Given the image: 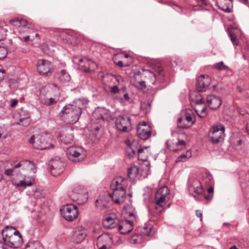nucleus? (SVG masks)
Listing matches in <instances>:
<instances>
[{
  "instance_id": "nucleus-40",
  "label": "nucleus",
  "mask_w": 249,
  "mask_h": 249,
  "mask_svg": "<svg viewBox=\"0 0 249 249\" xmlns=\"http://www.w3.org/2000/svg\"><path fill=\"white\" fill-rule=\"evenodd\" d=\"M32 249H44L42 245L38 241L34 242Z\"/></svg>"
},
{
  "instance_id": "nucleus-17",
  "label": "nucleus",
  "mask_w": 249,
  "mask_h": 249,
  "mask_svg": "<svg viewBox=\"0 0 249 249\" xmlns=\"http://www.w3.org/2000/svg\"><path fill=\"white\" fill-rule=\"evenodd\" d=\"M207 103L211 109L216 110L221 105L222 100L220 97L211 94L207 97Z\"/></svg>"
},
{
  "instance_id": "nucleus-45",
  "label": "nucleus",
  "mask_w": 249,
  "mask_h": 249,
  "mask_svg": "<svg viewBox=\"0 0 249 249\" xmlns=\"http://www.w3.org/2000/svg\"><path fill=\"white\" fill-rule=\"evenodd\" d=\"M206 107H204L201 109L200 114H198V116L202 118L205 117L207 115V113H206Z\"/></svg>"
},
{
  "instance_id": "nucleus-18",
  "label": "nucleus",
  "mask_w": 249,
  "mask_h": 249,
  "mask_svg": "<svg viewBox=\"0 0 249 249\" xmlns=\"http://www.w3.org/2000/svg\"><path fill=\"white\" fill-rule=\"evenodd\" d=\"M111 189H123L126 188V182L125 179L122 177L120 176L114 178L110 185Z\"/></svg>"
},
{
  "instance_id": "nucleus-60",
  "label": "nucleus",
  "mask_w": 249,
  "mask_h": 249,
  "mask_svg": "<svg viewBox=\"0 0 249 249\" xmlns=\"http://www.w3.org/2000/svg\"><path fill=\"white\" fill-rule=\"evenodd\" d=\"M207 193L209 194H212L213 195V188L212 187H210L208 189Z\"/></svg>"
},
{
  "instance_id": "nucleus-12",
  "label": "nucleus",
  "mask_w": 249,
  "mask_h": 249,
  "mask_svg": "<svg viewBox=\"0 0 249 249\" xmlns=\"http://www.w3.org/2000/svg\"><path fill=\"white\" fill-rule=\"evenodd\" d=\"M23 243V238L20 232L18 231V233H15L4 244L10 248L17 249L20 247Z\"/></svg>"
},
{
  "instance_id": "nucleus-58",
  "label": "nucleus",
  "mask_w": 249,
  "mask_h": 249,
  "mask_svg": "<svg viewBox=\"0 0 249 249\" xmlns=\"http://www.w3.org/2000/svg\"><path fill=\"white\" fill-rule=\"evenodd\" d=\"M3 31V29L0 27V40H2L4 38V36L2 35Z\"/></svg>"
},
{
  "instance_id": "nucleus-59",
  "label": "nucleus",
  "mask_w": 249,
  "mask_h": 249,
  "mask_svg": "<svg viewBox=\"0 0 249 249\" xmlns=\"http://www.w3.org/2000/svg\"><path fill=\"white\" fill-rule=\"evenodd\" d=\"M116 81L118 82V84H120V83L121 82H123V79L121 76H117L116 77Z\"/></svg>"
},
{
  "instance_id": "nucleus-15",
  "label": "nucleus",
  "mask_w": 249,
  "mask_h": 249,
  "mask_svg": "<svg viewBox=\"0 0 249 249\" xmlns=\"http://www.w3.org/2000/svg\"><path fill=\"white\" fill-rule=\"evenodd\" d=\"M210 84V78L208 76L201 75L197 78L196 89L199 92L205 91Z\"/></svg>"
},
{
  "instance_id": "nucleus-22",
  "label": "nucleus",
  "mask_w": 249,
  "mask_h": 249,
  "mask_svg": "<svg viewBox=\"0 0 249 249\" xmlns=\"http://www.w3.org/2000/svg\"><path fill=\"white\" fill-rule=\"evenodd\" d=\"M217 4L222 11L230 13L231 12L232 1L228 0H217Z\"/></svg>"
},
{
  "instance_id": "nucleus-29",
  "label": "nucleus",
  "mask_w": 249,
  "mask_h": 249,
  "mask_svg": "<svg viewBox=\"0 0 249 249\" xmlns=\"http://www.w3.org/2000/svg\"><path fill=\"white\" fill-rule=\"evenodd\" d=\"M10 136V132L6 127L4 126H0V141H2Z\"/></svg>"
},
{
  "instance_id": "nucleus-1",
  "label": "nucleus",
  "mask_w": 249,
  "mask_h": 249,
  "mask_svg": "<svg viewBox=\"0 0 249 249\" xmlns=\"http://www.w3.org/2000/svg\"><path fill=\"white\" fill-rule=\"evenodd\" d=\"M84 102V100L78 99L73 104L64 107L59 114L61 120L70 124L77 123L82 114V109L85 107Z\"/></svg>"
},
{
  "instance_id": "nucleus-46",
  "label": "nucleus",
  "mask_w": 249,
  "mask_h": 249,
  "mask_svg": "<svg viewBox=\"0 0 249 249\" xmlns=\"http://www.w3.org/2000/svg\"><path fill=\"white\" fill-rule=\"evenodd\" d=\"M116 64L121 68L127 67L129 66V64L127 63H124L122 61H119L116 63Z\"/></svg>"
},
{
  "instance_id": "nucleus-27",
  "label": "nucleus",
  "mask_w": 249,
  "mask_h": 249,
  "mask_svg": "<svg viewBox=\"0 0 249 249\" xmlns=\"http://www.w3.org/2000/svg\"><path fill=\"white\" fill-rule=\"evenodd\" d=\"M149 146H142V151H141V153L138 152L137 155H138V160L145 161H146L148 158V152L147 150V148H149Z\"/></svg>"
},
{
  "instance_id": "nucleus-44",
  "label": "nucleus",
  "mask_w": 249,
  "mask_h": 249,
  "mask_svg": "<svg viewBox=\"0 0 249 249\" xmlns=\"http://www.w3.org/2000/svg\"><path fill=\"white\" fill-rule=\"evenodd\" d=\"M229 36L231 37V40L234 45H238V43L236 41V37L233 36L231 33H229Z\"/></svg>"
},
{
  "instance_id": "nucleus-8",
  "label": "nucleus",
  "mask_w": 249,
  "mask_h": 249,
  "mask_svg": "<svg viewBox=\"0 0 249 249\" xmlns=\"http://www.w3.org/2000/svg\"><path fill=\"white\" fill-rule=\"evenodd\" d=\"M115 124L117 129L121 132H128L131 128V119L126 115L117 116Z\"/></svg>"
},
{
  "instance_id": "nucleus-2",
  "label": "nucleus",
  "mask_w": 249,
  "mask_h": 249,
  "mask_svg": "<svg viewBox=\"0 0 249 249\" xmlns=\"http://www.w3.org/2000/svg\"><path fill=\"white\" fill-rule=\"evenodd\" d=\"M103 226L107 229H112L118 227V231L122 234H126L131 232L133 229V221L126 220L120 222L115 216H107L104 218Z\"/></svg>"
},
{
  "instance_id": "nucleus-43",
  "label": "nucleus",
  "mask_w": 249,
  "mask_h": 249,
  "mask_svg": "<svg viewBox=\"0 0 249 249\" xmlns=\"http://www.w3.org/2000/svg\"><path fill=\"white\" fill-rule=\"evenodd\" d=\"M110 92L113 94H116V93H119L120 90H119L118 86H114L110 87Z\"/></svg>"
},
{
  "instance_id": "nucleus-42",
  "label": "nucleus",
  "mask_w": 249,
  "mask_h": 249,
  "mask_svg": "<svg viewBox=\"0 0 249 249\" xmlns=\"http://www.w3.org/2000/svg\"><path fill=\"white\" fill-rule=\"evenodd\" d=\"M188 157L186 154H183L179 156L176 160V162L180 161H184L188 159Z\"/></svg>"
},
{
  "instance_id": "nucleus-52",
  "label": "nucleus",
  "mask_w": 249,
  "mask_h": 249,
  "mask_svg": "<svg viewBox=\"0 0 249 249\" xmlns=\"http://www.w3.org/2000/svg\"><path fill=\"white\" fill-rule=\"evenodd\" d=\"M196 214L197 217H200V221H201L202 219V213L201 211L199 210H196Z\"/></svg>"
},
{
  "instance_id": "nucleus-48",
  "label": "nucleus",
  "mask_w": 249,
  "mask_h": 249,
  "mask_svg": "<svg viewBox=\"0 0 249 249\" xmlns=\"http://www.w3.org/2000/svg\"><path fill=\"white\" fill-rule=\"evenodd\" d=\"M237 111L238 112L243 116L246 115L247 114H248V112L244 108H238Z\"/></svg>"
},
{
  "instance_id": "nucleus-39",
  "label": "nucleus",
  "mask_w": 249,
  "mask_h": 249,
  "mask_svg": "<svg viewBox=\"0 0 249 249\" xmlns=\"http://www.w3.org/2000/svg\"><path fill=\"white\" fill-rule=\"evenodd\" d=\"M134 86L137 88L138 89H143V88H146L145 82L143 81H141L140 82H137L135 84H134Z\"/></svg>"
},
{
  "instance_id": "nucleus-62",
  "label": "nucleus",
  "mask_w": 249,
  "mask_h": 249,
  "mask_svg": "<svg viewBox=\"0 0 249 249\" xmlns=\"http://www.w3.org/2000/svg\"><path fill=\"white\" fill-rule=\"evenodd\" d=\"M138 125L142 126V128H148L145 122H143L142 124H139Z\"/></svg>"
},
{
  "instance_id": "nucleus-51",
  "label": "nucleus",
  "mask_w": 249,
  "mask_h": 249,
  "mask_svg": "<svg viewBox=\"0 0 249 249\" xmlns=\"http://www.w3.org/2000/svg\"><path fill=\"white\" fill-rule=\"evenodd\" d=\"M5 71L4 69H1L0 70V81H2L4 79L5 77Z\"/></svg>"
},
{
  "instance_id": "nucleus-53",
  "label": "nucleus",
  "mask_w": 249,
  "mask_h": 249,
  "mask_svg": "<svg viewBox=\"0 0 249 249\" xmlns=\"http://www.w3.org/2000/svg\"><path fill=\"white\" fill-rule=\"evenodd\" d=\"M120 90V92H119V95H121L123 93H124L125 92H126V88L125 87H123L122 88H121L120 89H119Z\"/></svg>"
},
{
  "instance_id": "nucleus-20",
  "label": "nucleus",
  "mask_w": 249,
  "mask_h": 249,
  "mask_svg": "<svg viewBox=\"0 0 249 249\" xmlns=\"http://www.w3.org/2000/svg\"><path fill=\"white\" fill-rule=\"evenodd\" d=\"M59 138L61 142L68 144L72 141L73 136L70 129H65L60 134Z\"/></svg>"
},
{
  "instance_id": "nucleus-63",
  "label": "nucleus",
  "mask_w": 249,
  "mask_h": 249,
  "mask_svg": "<svg viewBox=\"0 0 249 249\" xmlns=\"http://www.w3.org/2000/svg\"><path fill=\"white\" fill-rule=\"evenodd\" d=\"M128 215L129 217H134V219L136 218V216L133 212H128Z\"/></svg>"
},
{
  "instance_id": "nucleus-5",
  "label": "nucleus",
  "mask_w": 249,
  "mask_h": 249,
  "mask_svg": "<svg viewBox=\"0 0 249 249\" xmlns=\"http://www.w3.org/2000/svg\"><path fill=\"white\" fill-rule=\"evenodd\" d=\"M225 126L221 124L213 126L209 130V137L213 144L222 142L225 137Z\"/></svg>"
},
{
  "instance_id": "nucleus-24",
  "label": "nucleus",
  "mask_w": 249,
  "mask_h": 249,
  "mask_svg": "<svg viewBox=\"0 0 249 249\" xmlns=\"http://www.w3.org/2000/svg\"><path fill=\"white\" fill-rule=\"evenodd\" d=\"M56 78L63 84L67 83L71 80V76L65 70H62L56 73Z\"/></svg>"
},
{
  "instance_id": "nucleus-25",
  "label": "nucleus",
  "mask_w": 249,
  "mask_h": 249,
  "mask_svg": "<svg viewBox=\"0 0 249 249\" xmlns=\"http://www.w3.org/2000/svg\"><path fill=\"white\" fill-rule=\"evenodd\" d=\"M87 235L86 230L84 229L78 230L75 231V234L73 235L74 241L76 243H80L84 240Z\"/></svg>"
},
{
  "instance_id": "nucleus-41",
  "label": "nucleus",
  "mask_w": 249,
  "mask_h": 249,
  "mask_svg": "<svg viewBox=\"0 0 249 249\" xmlns=\"http://www.w3.org/2000/svg\"><path fill=\"white\" fill-rule=\"evenodd\" d=\"M152 230V227L151 226H146L144 227L143 229V231H142L143 234L147 235V236H150L151 234V231Z\"/></svg>"
},
{
  "instance_id": "nucleus-11",
  "label": "nucleus",
  "mask_w": 249,
  "mask_h": 249,
  "mask_svg": "<svg viewBox=\"0 0 249 249\" xmlns=\"http://www.w3.org/2000/svg\"><path fill=\"white\" fill-rule=\"evenodd\" d=\"M126 143L127 145L126 152L130 158L134 157L138 152L141 153L142 151V147L140 145L137 141L133 140L131 142L128 140Z\"/></svg>"
},
{
  "instance_id": "nucleus-10",
  "label": "nucleus",
  "mask_w": 249,
  "mask_h": 249,
  "mask_svg": "<svg viewBox=\"0 0 249 249\" xmlns=\"http://www.w3.org/2000/svg\"><path fill=\"white\" fill-rule=\"evenodd\" d=\"M112 244V238L108 233H104L97 238V246L98 249H110Z\"/></svg>"
},
{
  "instance_id": "nucleus-4",
  "label": "nucleus",
  "mask_w": 249,
  "mask_h": 249,
  "mask_svg": "<svg viewBox=\"0 0 249 249\" xmlns=\"http://www.w3.org/2000/svg\"><path fill=\"white\" fill-rule=\"evenodd\" d=\"M169 191L166 186H163L158 190L155 195V199L157 206L155 209L159 212L163 211V206L170 199Z\"/></svg>"
},
{
  "instance_id": "nucleus-34",
  "label": "nucleus",
  "mask_w": 249,
  "mask_h": 249,
  "mask_svg": "<svg viewBox=\"0 0 249 249\" xmlns=\"http://www.w3.org/2000/svg\"><path fill=\"white\" fill-rule=\"evenodd\" d=\"M7 49L4 47L0 46V60L5 58L7 56Z\"/></svg>"
},
{
  "instance_id": "nucleus-37",
  "label": "nucleus",
  "mask_w": 249,
  "mask_h": 249,
  "mask_svg": "<svg viewBox=\"0 0 249 249\" xmlns=\"http://www.w3.org/2000/svg\"><path fill=\"white\" fill-rule=\"evenodd\" d=\"M184 120L188 122V124L190 125V127L195 124L196 121L195 118H193L191 115H186Z\"/></svg>"
},
{
  "instance_id": "nucleus-50",
  "label": "nucleus",
  "mask_w": 249,
  "mask_h": 249,
  "mask_svg": "<svg viewBox=\"0 0 249 249\" xmlns=\"http://www.w3.org/2000/svg\"><path fill=\"white\" fill-rule=\"evenodd\" d=\"M11 104L10 105V107H16V106L18 104V101L17 99H11Z\"/></svg>"
},
{
  "instance_id": "nucleus-56",
  "label": "nucleus",
  "mask_w": 249,
  "mask_h": 249,
  "mask_svg": "<svg viewBox=\"0 0 249 249\" xmlns=\"http://www.w3.org/2000/svg\"><path fill=\"white\" fill-rule=\"evenodd\" d=\"M196 105H201L204 104V101H203V99L201 98L199 100H197L196 101Z\"/></svg>"
},
{
  "instance_id": "nucleus-32",
  "label": "nucleus",
  "mask_w": 249,
  "mask_h": 249,
  "mask_svg": "<svg viewBox=\"0 0 249 249\" xmlns=\"http://www.w3.org/2000/svg\"><path fill=\"white\" fill-rule=\"evenodd\" d=\"M143 71H145V74L146 75V76H148L151 79V83L152 84L154 85L156 83V81L155 74L148 70H143Z\"/></svg>"
},
{
  "instance_id": "nucleus-16",
  "label": "nucleus",
  "mask_w": 249,
  "mask_h": 249,
  "mask_svg": "<svg viewBox=\"0 0 249 249\" xmlns=\"http://www.w3.org/2000/svg\"><path fill=\"white\" fill-rule=\"evenodd\" d=\"M36 67L40 74L45 75L51 71L52 65L48 60L40 59L38 61Z\"/></svg>"
},
{
  "instance_id": "nucleus-26",
  "label": "nucleus",
  "mask_w": 249,
  "mask_h": 249,
  "mask_svg": "<svg viewBox=\"0 0 249 249\" xmlns=\"http://www.w3.org/2000/svg\"><path fill=\"white\" fill-rule=\"evenodd\" d=\"M192 190L194 193L197 195H202L203 193V189L200 181L196 179H195L192 183Z\"/></svg>"
},
{
  "instance_id": "nucleus-35",
  "label": "nucleus",
  "mask_w": 249,
  "mask_h": 249,
  "mask_svg": "<svg viewBox=\"0 0 249 249\" xmlns=\"http://www.w3.org/2000/svg\"><path fill=\"white\" fill-rule=\"evenodd\" d=\"M43 103L47 106H50L57 103V100L53 98L44 99Z\"/></svg>"
},
{
  "instance_id": "nucleus-3",
  "label": "nucleus",
  "mask_w": 249,
  "mask_h": 249,
  "mask_svg": "<svg viewBox=\"0 0 249 249\" xmlns=\"http://www.w3.org/2000/svg\"><path fill=\"white\" fill-rule=\"evenodd\" d=\"M29 142L35 149L40 150L54 147L52 139L47 134L34 135L30 139Z\"/></svg>"
},
{
  "instance_id": "nucleus-49",
  "label": "nucleus",
  "mask_w": 249,
  "mask_h": 249,
  "mask_svg": "<svg viewBox=\"0 0 249 249\" xmlns=\"http://www.w3.org/2000/svg\"><path fill=\"white\" fill-rule=\"evenodd\" d=\"M120 97L123 96L124 98V100L125 101H128L130 99V98L129 97V95L127 92H125L124 93L122 94L121 95H120ZM120 99L121 100H123L122 97H120Z\"/></svg>"
},
{
  "instance_id": "nucleus-64",
  "label": "nucleus",
  "mask_w": 249,
  "mask_h": 249,
  "mask_svg": "<svg viewBox=\"0 0 249 249\" xmlns=\"http://www.w3.org/2000/svg\"><path fill=\"white\" fill-rule=\"evenodd\" d=\"M83 71L86 73L89 72L90 71V69L89 67H88L83 69Z\"/></svg>"
},
{
  "instance_id": "nucleus-38",
  "label": "nucleus",
  "mask_w": 249,
  "mask_h": 249,
  "mask_svg": "<svg viewBox=\"0 0 249 249\" xmlns=\"http://www.w3.org/2000/svg\"><path fill=\"white\" fill-rule=\"evenodd\" d=\"M10 23L16 27H21L20 19L15 18L10 20Z\"/></svg>"
},
{
  "instance_id": "nucleus-57",
  "label": "nucleus",
  "mask_w": 249,
  "mask_h": 249,
  "mask_svg": "<svg viewBox=\"0 0 249 249\" xmlns=\"http://www.w3.org/2000/svg\"><path fill=\"white\" fill-rule=\"evenodd\" d=\"M174 8L177 11L181 13L182 11V10L180 7H179L178 5H176V4H174Z\"/></svg>"
},
{
  "instance_id": "nucleus-6",
  "label": "nucleus",
  "mask_w": 249,
  "mask_h": 249,
  "mask_svg": "<svg viewBox=\"0 0 249 249\" xmlns=\"http://www.w3.org/2000/svg\"><path fill=\"white\" fill-rule=\"evenodd\" d=\"M63 217L68 221H72L78 216L77 207L73 204L64 205L60 210Z\"/></svg>"
},
{
  "instance_id": "nucleus-7",
  "label": "nucleus",
  "mask_w": 249,
  "mask_h": 249,
  "mask_svg": "<svg viewBox=\"0 0 249 249\" xmlns=\"http://www.w3.org/2000/svg\"><path fill=\"white\" fill-rule=\"evenodd\" d=\"M49 169L53 176H57L64 171L65 163L58 157H55L49 162Z\"/></svg>"
},
{
  "instance_id": "nucleus-55",
  "label": "nucleus",
  "mask_w": 249,
  "mask_h": 249,
  "mask_svg": "<svg viewBox=\"0 0 249 249\" xmlns=\"http://www.w3.org/2000/svg\"><path fill=\"white\" fill-rule=\"evenodd\" d=\"M20 23L21 26L25 27L27 25V21L24 19H20Z\"/></svg>"
},
{
  "instance_id": "nucleus-9",
  "label": "nucleus",
  "mask_w": 249,
  "mask_h": 249,
  "mask_svg": "<svg viewBox=\"0 0 249 249\" xmlns=\"http://www.w3.org/2000/svg\"><path fill=\"white\" fill-rule=\"evenodd\" d=\"M68 158L74 162L82 160L84 158L85 154L84 149L80 147L71 146L67 151Z\"/></svg>"
},
{
  "instance_id": "nucleus-54",
  "label": "nucleus",
  "mask_w": 249,
  "mask_h": 249,
  "mask_svg": "<svg viewBox=\"0 0 249 249\" xmlns=\"http://www.w3.org/2000/svg\"><path fill=\"white\" fill-rule=\"evenodd\" d=\"M177 145H181L182 146H184L185 145V142L183 140H179L178 142L177 143Z\"/></svg>"
},
{
  "instance_id": "nucleus-13",
  "label": "nucleus",
  "mask_w": 249,
  "mask_h": 249,
  "mask_svg": "<svg viewBox=\"0 0 249 249\" xmlns=\"http://www.w3.org/2000/svg\"><path fill=\"white\" fill-rule=\"evenodd\" d=\"M126 188L113 189L112 194L109 195L112 200L117 204H120L124 201L126 196Z\"/></svg>"
},
{
  "instance_id": "nucleus-47",
  "label": "nucleus",
  "mask_w": 249,
  "mask_h": 249,
  "mask_svg": "<svg viewBox=\"0 0 249 249\" xmlns=\"http://www.w3.org/2000/svg\"><path fill=\"white\" fill-rule=\"evenodd\" d=\"M213 194H212V193L211 194H209L207 192V193H205L204 194V196L205 197V198L207 200H211L213 197Z\"/></svg>"
},
{
  "instance_id": "nucleus-28",
  "label": "nucleus",
  "mask_w": 249,
  "mask_h": 249,
  "mask_svg": "<svg viewBox=\"0 0 249 249\" xmlns=\"http://www.w3.org/2000/svg\"><path fill=\"white\" fill-rule=\"evenodd\" d=\"M139 169L136 166H131L128 169L127 176L130 178H134L139 174Z\"/></svg>"
},
{
  "instance_id": "nucleus-19",
  "label": "nucleus",
  "mask_w": 249,
  "mask_h": 249,
  "mask_svg": "<svg viewBox=\"0 0 249 249\" xmlns=\"http://www.w3.org/2000/svg\"><path fill=\"white\" fill-rule=\"evenodd\" d=\"M15 233H18L17 230L12 226H6L1 232L4 243L6 242Z\"/></svg>"
},
{
  "instance_id": "nucleus-21",
  "label": "nucleus",
  "mask_w": 249,
  "mask_h": 249,
  "mask_svg": "<svg viewBox=\"0 0 249 249\" xmlns=\"http://www.w3.org/2000/svg\"><path fill=\"white\" fill-rule=\"evenodd\" d=\"M138 136L141 139L146 140L151 135V131L149 128H142V126L138 125L137 128Z\"/></svg>"
},
{
  "instance_id": "nucleus-31",
  "label": "nucleus",
  "mask_w": 249,
  "mask_h": 249,
  "mask_svg": "<svg viewBox=\"0 0 249 249\" xmlns=\"http://www.w3.org/2000/svg\"><path fill=\"white\" fill-rule=\"evenodd\" d=\"M30 118V115L28 113H26L23 117L22 116V115H20L19 118V124H22L24 126L28 125L30 122L29 119Z\"/></svg>"
},
{
  "instance_id": "nucleus-23",
  "label": "nucleus",
  "mask_w": 249,
  "mask_h": 249,
  "mask_svg": "<svg viewBox=\"0 0 249 249\" xmlns=\"http://www.w3.org/2000/svg\"><path fill=\"white\" fill-rule=\"evenodd\" d=\"M95 117L98 119L105 120L109 117V113L108 110L105 108L99 107L94 113Z\"/></svg>"
},
{
  "instance_id": "nucleus-33",
  "label": "nucleus",
  "mask_w": 249,
  "mask_h": 249,
  "mask_svg": "<svg viewBox=\"0 0 249 249\" xmlns=\"http://www.w3.org/2000/svg\"><path fill=\"white\" fill-rule=\"evenodd\" d=\"M214 68L217 70H227L229 69V67L225 65L223 61L215 63L214 65Z\"/></svg>"
},
{
  "instance_id": "nucleus-61",
  "label": "nucleus",
  "mask_w": 249,
  "mask_h": 249,
  "mask_svg": "<svg viewBox=\"0 0 249 249\" xmlns=\"http://www.w3.org/2000/svg\"><path fill=\"white\" fill-rule=\"evenodd\" d=\"M5 246V245L4 243L0 241V249H6Z\"/></svg>"
},
{
  "instance_id": "nucleus-14",
  "label": "nucleus",
  "mask_w": 249,
  "mask_h": 249,
  "mask_svg": "<svg viewBox=\"0 0 249 249\" xmlns=\"http://www.w3.org/2000/svg\"><path fill=\"white\" fill-rule=\"evenodd\" d=\"M33 165L32 162L29 160H22L15 165L13 168L6 169L4 171V174L7 176H13L14 173L18 174L17 169L19 167H22L23 169H25L27 167Z\"/></svg>"
},
{
  "instance_id": "nucleus-30",
  "label": "nucleus",
  "mask_w": 249,
  "mask_h": 249,
  "mask_svg": "<svg viewBox=\"0 0 249 249\" xmlns=\"http://www.w3.org/2000/svg\"><path fill=\"white\" fill-rule=\"evenodd\" d=\"M33 182L31 181L27 182L24 180H21L18 182H15V185L16 188L18 189H24L27 186H31L33 185Z\"/></svg>"
},
{
  "instance_id": "nucleus-36",
  "label": "nucleus",
  "mask_w": 249,
  "mask_h": 249,
  "mask_svg": "<svg viewBox=\"0 0 249 249\" xmlns=\"http://www.w3.org/2000/svg\"><path fill=\"white\" fill-rule=\"evenodd\" d=\"M183 119L181 117H180L178 120V127L179 128L181 129H188L190 127V125H188V124H182Z\"/></svg>"
}]
</instances>
